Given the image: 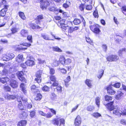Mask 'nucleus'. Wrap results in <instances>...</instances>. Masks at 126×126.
<instances>
[{"label": "nucleus", "mask_w": 126, "mask_h": 126, "mask_svg": "<svg viewBox=\"0 0 126 126\" xmlns=\"http://www.w3.org/2000/svg\"><path fill=\"white\" fill-rule=\"evenodd\" d=\"M105 97V100L106 101L109 102L110 101V103L106 104L104 103V105H105L106 107L110 111L113 110V114H115V115H117L118 116H120L121 113L119 112L118 109L114 108L113 105L114 103L113 101H111L112 99V97L108 95H106Z\"/></svg>", "instance_id": "f257e3e1"}, {"label": "nucleus", "mask_w": 126, "mask_h": 126, "mask_svg": "<svg viewBox=\"0 0 126 126\" xmlns=\"http://www.w3.org/2000/svg\"><path fill=\"white\" fill-rule=\"evenodd\" d=\"M27 60L25 63L28 66H32L35 64L33 60V58L29 56L27 58Z\"/></svg>", "instance_id": "f03ea898"}, {"label": "nucleus", "mask_w": 126, "mask_h": 126, "mask_svg": "<svg viewBox=\"0 0 126 126\" xmlns=\"http://www.w3.org/2000/svg\"><path fill=\"white\" fill-rule=\"evenodd\" d=\"M48 9L50 11L54 12V13L56 14H58L59 12H62V9L57 8L55 6L50 7Z\"/></svg>", "instance_id": "7ed1b4c3"}, {"label": "nucleus", "mask_w": 126, "mask_h": 126, "mask_svg": "<svg viewBox=\"0 0 126 126\" xmlns=\"http://www.w3.org/2000/svg\"><path fill=\"white\" fill-rule=\"evenodd\" d=\"M119 59L117 55H111L108 56L107 58V60L109 62L116 61Z\"/></svg>", "instance_id": "20e7f679"}, {"label": "nucleus", "mask_w": 126, "mask_h": 126, "mask_svg": "<svg viewBox=\"0 0 126 126\" xmlns=\"http://www.w3.org/2000/svg\"><path fill=\"white\" fill-rule=\"evenodd\" d=\"M42 73V72L41 70L37 71L36 73L35 76L36 78L35 79V80L38 83H39L41 81V78Z\"/></svg>", "instance_id": "39448f33"}, {"label": "nucleus", "mask_w": 126, "mask_h": 126, "mask_svg": "<svg viewBox=\"0 0 126 126\" xmlns=\"http://www.w3.org/2000/svg\"><path fill=\"white\" fill-rule=\"evenodd\" d=\"M17 75L19 79L22 82H26V79L23 76L24 75L23 72L22 71L18 72L17 73Z\"/></svg>", "instance_id": "423d86ee"}, {"label": "nucleus", "mask_w": 126, "mask_h": 126, "mask_svg": "<svg viewBox=\"0 0 126 126\" xmlns=\"http://www.w3.org/2000/svg\"><path fill=\"white\" fill-rule=\"evenodd\" d=\"M15 57V55L13 53H10L7 54L3 58L4 61H7L12 59Z\"/></svg>", "instance_id": "0eeeda50"}, {"label": "nucleus", "mask_w": 126, "mask_h": 126, "mask_svg": "<svg viewBox=\"0 0 126 126\" xmlns=\"http://www.w3.org/2000/svg\"><path fill=\"white\" fill-rule=\"evenodd\" d=\"M42 6L46 8L50 4V0H39Z\"/></svg>", "instance_id": "6e6552de"}, {"label": "nucleus", "mask_w": 126, "mask_h": 126, "mask_svg": "<svg viewBox=\"0 0 126 126\" xmlns=\"http://www.w3.org/2000/svg\"><path fill=\"white\" fill-rule=\"evenodd\" d=\"M10 84L11 87L14 89L16 88L18 86V82L14 79H12L10 80Z\"/></svg>", "instance_id": "1a4fd4ad"}, {"label": "nucleus", "mask_w": 126, "mask_h": 126, "mask_svg": "<svg viewBox=\"0 0 126 126\" xmlns=\"http://www.w3.org/2000/svg\"><path fill=\"white\" fill-rule=\"evenodd\" d=\"M8 7V5H5L4 8L0 11V15L1 16L4 17L5 16Z\"/></svg>", "instance_id": "9d476101"}, {"label": "nucleus", "mask_w": 126, "mask_h": 126, "mask_svg": "<svg viewBox=\"0 0 126 126\" xmlns=\"http://www.w3.org/2000/svg\"><path fill=\"white\" fill-rule=\"evenodd\" d=\"M113 88L110 85L108 86L107 88L108 93L110 94H114L115 92L112 89Z\"/></svg>", "instance_id": "9b49d317"}, {"label": "nucleus", "mask_w": 126, "mask_h": 126, "mask_svg": "<svg viewBox=\"0 0 126 126\" xmlns=\"http://www.w3.org/2000/svg\"><path fill=\"white\" fill-rule=\"evenodd\" d=\"M81 123V118L78 115L75 120V126H79Z\"/></svg>", "instance_id": "f8f14e48"}, {"label": "nucleus", "mask_w": 126, "mask_h": 126, "mask_svg": "<svg viewBox=\"0 0 126 126\" xmlns=\"http://www.w3.org/2000/svg\"><path fill=\"white\" fill-rule=\"evenodd\" d=\"M39 112L41 115L45 116L46 118H50L52 116V115H51V114L50 113H47V114L41 111H39Z\"/></svg>", "instance_id": "ddd939ff"}, {"label": "nucleus", "mask_w": 126, "mask_h": 126, "mask_svg": "<svg viewBox=\"0 0 126 126\" xmlns=\"http://www.w3.org/2000/svg\"><path fill=\"white\" fill-rule=\"evenodd\" d=\"M23 59V55L19 54L16 58L15 61L17 62L18 63H20L22 62Z\"/></svg>", "instance_id": "4468645a"}, {"label": "nucleus", "mask_w": 126, "mask_h": 126, "mask_svg": "<svg viewBox=\"0 0 126 126\" xmlns=\"http://www.w3.org/2000/svg\"><path fill=\"white\" fill-rule=\"evenodd\" d=\"M9 80V78L7 77H2L0 79V82L3 84L6 83Z\"/></svg>", "instance_id": "2eb2a0df"}, {"label": "nucleus", "mask_w": 126, "mask_h": 126, "mask_svg": "<svg viewBox=\"0 0 126 126\" xmlns=\"http://www.w3.org/2000/svg\"><path fill=\"white\" fill-rule=\"evenodd\" d=\"M41 37L44 39L47 40H52L53 41L54 40V39H51L49 37L48 35H46L45 33H42L41 34Z\"/></svg>", "instance_id": "dca6fc26"}, {"label": "nucleus", "mask_w": 126, "mask_h": 126, "mask_svg": "<svg viewBox=\"0 0 126 126\" xmlns=\"http://www.w3.org/2000/svg\"><path fill=\"white\" fill-rule=\"evenodd\" d=\"M61 65L63 66L65 64V59L63 57H61L59 61Z\"/></svg>", "instance_id": "f3484780"}, {"label": "nucleus", "mask_w": 126, "mask_h": 126, "mask_svg": "<svg viewBox=\"0 0 126 126\" xmlns=\"http://www.w3.org/2000/svg\"><path fill=\"white\" fill-rule=\"evenodd\" d=\"M123 93L121 92H118L115 96V98L117 100L121 99L123 95Z\"/></svg>", "instance_id": "a211bd4d"}, {"label": "nucleus", "mask_w": 126, "mask_h": 126, "mask_svg": "<svg viewBox=\"0 0 126 126\" xmlns=\"http://www.w3.org/2000/svg\"><path fill=\"white\" fill-rule=\"evenodd\" d=\"M25 84L23 83H21L20 85V87L22 91L24 93L26 94L27 93L26 90L25 88Z\"/></svg>", "instance_id": "6ab92c4d"}, {"label": "nucleus", "mask_w": 126, "mask_h": 126, "mask_svg": "<svg viewBox=\"0 0 126 126\" xmlns=\"http://www.w3.org/2000/svg\"><path fill=\"white\" fill-rule=\"evenodd\" d=\"M70 4V2L69 1H66V2L63 5V7L66 9L69 7Z\"/></svg>", "instance_id": "aec40b11"}, {"label": "nucleus", "mask_w": 126, "mask_h": 126, "mask_svg": "<svg viewBox=\"0 0 126 126\" xmlns=\"http://www.w3.org/2000/svg\"><path fill=\"white\" fill-rule=\"evenodd\" d=\"M27 116V114L24 111L22 112L20 114V117L22 119H25L26 118Z\"/></svg>", "instance_id": "412c9836"}, {"label": "nucleus", "mask_w": 126, "mask_h": 126, "mask_svg": "<svg viewBox=\"0 0 126 126\" xmlns=\"http://www.w3.org/2000/svg\"><path fill=\"white\" fill-rule=\"evenodd\" d=\"M59 120L58 118H54L52 121V123L54 125L58 126L59 125Z\"/></svg>", "instance_id": "4be33fe9"}, {"label": "nucleus", "mask_w": 126, "mask_h": 126, "mask_svg": "<svg viewBox=\"0 0 126 126\" xmlns=\"http://www.w3.org/2000/svg\"><path fill=\"white\" fill-rule=\"evenodd\" d=\"M85 7V6L84 4L81 3L79 4V9L81 11L83 12Z\"/></svg>", "instance_id": "5701e85b"}, {"label": "nucleus", "mask_w": 126, "mask_h": 126, "mask_svg": "<svg viewBox=\"0 0 126 126\" xmlns=\"http://www.w3.org/2000/svg\"><path fill=\"white\" fill-rule=\"evenodd\" d=\"M27 122L26 120H22L19 122L18 124V126H26Z\"/></svg>", "instance_id": "b1692460"}, {"label": "nucleus", "mask_w": 126, "mask_h": 126, "mask_svg": "<svg viewBox=\"0 0 126 126\" xmlns=\"http://www.w3.org/2000/svg\"><path fill=\"white\" fill-rule=\"evenodd\" d=\"M20 45H22L23 46H25L26 47L22 48V49H27V47H29L31 46V45L30 43H23L22 44H20Z\"/></svg>", "instance_id": "393cba45"}, {"label": "nucleus", "mask_w": 126, "mask_h": 126, "mask_svg": "<svg viewBox=\"0 0 126 126\" xmlns=\"http://www.w3.org/2000/svg\"><path fill=\"white\" fill-rule=\"evenodd\" d=\"M18 14L21 19L24 20H25L26 17L23 12L21 11H19L18 13Z\"/></svg>", "instance_id": "a878e982"}, {"label": "nucleus", "mask_w": 126, "mask_h": 126, "mask_svg": "<svg viewBox=\"0 0 126 126\" xmlns=\"http://www.w3.org/2000/svg\"><path fill=\"white\" fill-rule=\"evenodd\" d=\"M30 26L33 29L40 28V27L38 26L35 23H31L30 24Z\"/></svg>", "instance_id": "bb28decb"}, {"label": "nucleus", "mask_w": 126, "mask_h": 126, "mask_svg": "<svg viewBox=\"0 0 126 126\" xmlns=\"http://www.w3.org/2000/svg\"><path fill=\"white\" fill-rule=\"evenodd\" d=\"M3 89L5 91L10 92L11 88L9 86L5 85L3 86Z\"/></svg>", "instance_id": "cd10ccee"}, {"label": "nucleus", "mask_w": 126, "mask_h": 126, "mask_svg": "<svg viewBox=\"0 0 126 126\" xmlns=\"http://www.w3.org/2000/svg\"><path fill=\"white\" fill-rule=\"evenodd\" d=\"M27 30L25 29H23L21 31V33L23 36H26L27 35Z\"/></svg>", "instance_id": "c85d7f7f"}, {"label": "nucleus", "mask_w": 126, "mask_h": 126, "mask_svg": "<svg viewBox=\"0 0 126 126\" xmlns=\"http://www.w3.org/2000/svg\"><path fill=\"white\" fill-rule=\"evenodd\" d=\"M73 22L75 25H79L81 23V21L79 19L75 18L73 20Z\"/></svg>", "instance_id": "c756f323"}, {"label": "nucleus", "mask_w": 126, "mask_h": 126, "mask_svg": "<svg viewBox=\"0 0 126 126\" xmlns=\"http://www.w3.org/2000/svg\"><path fill=\"white\" fill-rule=\"evenodd\" d=\"M42 97V96L41 94L39 93L37 94L36 97L35 98V100L36 101H39L41 100Z\"/></svg>", "instance_id": "7c9ffc66"}, {"label": "nucleus", "mask_w": 126, "mask_h": 126, "mask_svg": "<svg viewBox=\"0 0 126 126\" xmlns=\"http://www.w3.org/2000/svg\"><path fill=\"white\" fill-rule=\"evenodd\" d=\"M19 104H18V107L21 110H23L24 107L22 105V102L21 101L19 102Z\"/></svg>", "instance_id": "2f4dec72"}, {"label": "nucleus", "mask_w": 126, "mask_h": 126, "mask_svg": "<svg viewBox=\"0 0 126 126\" xmlns=\"http://www.w3.org/2000/svg\"><path fill=\"white\" fill-rule=\"evenodd\" d=\"M104 70L101 69L100 71L98 73L97 75V77L98 78L100 79L101 78L104 74Z\"/></svg>", "instance_id": "473e14b6"}, {"label": "nucleus", "mask_w": 126, "mask_h": 126, "mask_svg": "<svg viewBox=\"0 0 126 126\" xmlns=\"http://www.w3.org/2000/svg\"><path fill=\"white\" fill-rule=\"evenodd\" d=\"M98 25L96 24H94L93 25H91L90 26V28L92 31H94V30L95 29L97 26H98Z\"/></svg>", "instance_id": "72a5a7b5"}, {"label": "nucleus", "mask_w": 126, "mask_h": 126, "mask_svg": "<svg viewBox=\"0 0 126 126\" xmlns=\"http://www.w3.org/2000/svg\"><path fill=\"white\" fill-rule=\"evenodd\" d=\"M92 116H94L96 118H98V117L101 116V114L98 112H95L93 113L92 115Z\"/></svg>", "instance_id": "f704fd0d"}, {"label": "nucleus", "mask_w": 126, "mask_h": 126, "mask_svg": "<svg viewBox=\"0 0 126 126\" xmlns=\"http://www.w3.org/2000/svg\"><path fill=\"white\" fill-rule=\"evenodd\" d=\"M91 80L87 79L85 81V83L89 87H91L92 86Z\"/></svg>", "instance_id": "c9c22d12"}, {"label": "nucleus", "mask_w": 126, "mask_h": 126, "mask_svg": "<svg viewBox=\"0 0 126 126\" xmlns=\"http://www.w3.org/2000/svg\"><path fill=\"white\" fill-rule=\"evenodd\" d=\"M60 122V126H64L65 124V120L63 118L60 119L59 120Z\"/></svg>", "instance_id": "e433bc0d"}, {"label": "nucleus", "mask_w": 126, "mask_h": 126, "mask_svg": "<svg viewBox=\"0 0 126 126\" xmlns=\"http://www.w3.org/2000/svg\"><path fill=\"white\" fill-rule=\"evenodd\" d=\"M53 50L54 51L58 52H62V50L57 46L53 47Z\"/></svg>", "instance_id": "4c0bfd02"}, {"label": "nucleus", "mask_w": 126, "mask_h": 126, "mask_svg": "<svg viewBox=\"0 0 126 126\" xmlns=\"http://www.w3.org/2000/svg\"><path fill=\"white\" fill-rule=\"evenodd\" d=\"M111 85L117 88H119L120 87L121 85V83L118 82H115V83L113 84H111Z\"/></svg>", "instance_id": "58836bf2"}, {"label": "nucleus", "mask_w": 126, "mask_h": 126, "mask_svg": "<svg viewBox=\"0 0 126 126\" xmlns=\"http://www.w3.org/2000/svg\"><path fill=\"white\" fill-rule=\"evenodd\" d=\"M126 49L125 48H122L118 52V54L120 56H122L123 54V51H126Z\"/></svg>", "instance_id": "ea45409f"}, {"label": "nucleus", "mask_w": 126, "mask_h": 126, "mask_svg": "<svg viewBox=\"0 0 126 126\" xmlns=\"http://www.w3.org/2000/svg\"><path fill=\"white\" fill-rule=\"evenodd\" d=\"M56 95L54 92L51 93L50 95L51 98L53 100H54L56 98Z\"/></svg>", "instance_id": "a19ab883"}, {"label": "nucleus", "mask_w": 126, "mask_h": 126, "mask_svg": "<svg viewBox=\"0 0 126 126\" xmlns=\"http://www.w3.org/2000/svg\"><path fill=\"white\" fill-rule=\"evenodd\" d=\"M24 105L25 107L28 109H30L32 107V105L31 103L28 104V103H27Z\"/></svg>", "instance_id": "79ce46f5"}, {"label": "nucleus", "mask_w": 126, "mask_h": 126, "mask_svg": "<svg viewBox=\"0 0 126 126\" xmlns=\"http://www.w3.org/2000/svg\"><path fill=\"white\" fill-rule=\"evenodd\" d=\"M93 15L95 18H98V12L97 9H95L93 13Z\"/></svg>", "instance_id": "37998d69"}, {"label": "nucleus", "mask_w": 126, "mask_h": 126, "mask_svg": "<svg viewBox=\"0 0 126 126\" xmlns=\"http://www.w3.org/2000/svg\"><path fill=\"white\" fill-rule=\"evenodd\" d=\"M92 6L91 5H87L85 6V9L88 10H91L92 8Z\"/></svg>", "instance_id": "c03bdc74"}, {"label": "nucleus", "mask_w": 126, "mask_h": 126, "mask_svg": "<svg viewBox=\"0 0 126 126\" xmlns=\"http://www.w3.org/2000/svg\"><path fill=\"white\" fill-rule=\"evenodd\" d=\"M92 31L96 33H99V32H100V31L99 28V26H98L97 27L94 29V31Z\"/></svg>", "instance_id": "a18cd8bd"}, {"label": "nucleus", "mask_w": 126, "mask_h": 126, "mask_svg": "<svg viewBox=\"0 0 126 126\" xmlns=\"http://www.w3.org/2000/svg\"><path fill=\"white\" fill-rule=\"evenodd\" d=\"M7 98L9 100H13L16 98L15 96L13 95H9L7 96Z\"/></svg>", "instance_id": "49530a36"}, {"label": "nucleus", "mask_w": 126, "mask_h": 126, "mask_svg": "<svg viewBox=\"0 0 126 126\" xmlns=\"http://www.w3.org/2000/svg\"><path fill=\"white\" fill-rule=\"evenodd\" d=\"M94 109V107L92 106H88L87 108V110L89 111H92Z\"/></svg>", "instance_id": "de8ad7c7"}, {"label": "nucleus", "mask_w": 126, "mask_h": 126, "mask_svg": "<svg viewBox=\"0 0 126 126\" xmlns=\"http://www.w3.org/2000/svg\"><path fill=\"white\" fill-rule=\"evenodd\" d=\"M11 30L12 31L11 33L12 34L15 33L17 32V29L15 27L13 28Z\"/></svg>", "instance_id": "09e8293b"}, {"label": "nucleus", "mask_w": 126, "mask_h": 126, "mask_svg": "<svg viewBox=\"0 0 126 126\" xmlns=\"http://www.w3.org/2000/svg\"><path fill=\"white\" fill-rule=\"evenodd\" d=\"M121 9L122 10V12L126 15V6L124 5L122 6Z\"/></svg>", "instance_id": "8fccbe9b"}, {"label": "nucleus", "mask_w": 126, "mask_h": 126, "mask_svg": "<svg viewBox=\"0 0 126 126\" xmlns=\"http://www.w3.org/2000/svg\"><path fill=\"white\" fill-rule=\"evenodd\" d=\"M49 88L46 86H45L43 87L42 89L45 92L48 91H49Z\"/></svg>", "instance_id": "3c124183"}, {"label": "nucleus", "mask_w": 126, "mask_h": 126, "mask_svg": "<svg viewBox=\"0 0 126 126\" xmlns=\"http://www.w3.org/2000/svg\"><path fill=\"white\" fill-rule=\"evenodd\" d=\"M100 98L99 97H97L95 99V103L96 105H97L98 107H99L100 104Z\"/></svg>", "instance_id": "603ef678"}, {"label": "nucleus", "mask_w": 126, "mask_h": 126, "mask_svg": "<svg viewBox=\"0 0 126 126\" xmlns=\"http://www.w3.org/2000/svg\"><path fill=\"white\" fill-rule=\"evenodd\" d=\"M65 19H63L62 20H61L59 23V24L60 25H58L59 26H61L63 25H65Z\"/></svg>", "instance_id": "864d4df0"}, {"label": "nucleus", "mask_w": 126, "mask_h": 126, "mask_svg": "<svg viewBox=\"0 0 126 126\" xmlns=\"http://www.w3.org/2000/svg\"><path fill=\"white\" fill-rule=\"evenodd\" d=\"M27 40L30 43L32 42V37L31 35H28L27 36Z\"/></svg>", "instance_id": "5fc2aeb1"}, {"label": "nucleus", "mask_w": 126, "mask_h": 126, "mask_svg": "<svg viewBox=\"0 0 126 126\" xmlns=\"http://www.w3.org/2000/svg\"><path fill=\"white\" fill-rule=\"evenodd\" d=\"M30 112V116L32 118L35 115V111H32Z\"/></svg>", "instance_id": "6e6d98bb"}, {"label": "nucleus", "mask_w": 126, "mask_h": 126, "mask_svg": "<svg viewBox=\"0 0 126 126\" xmlns=\"http://www.w3.org/2000/svg\"><path fill=\"white\" fill-rule=\"evenodd\" d=\"M59 70H61V72L62 73L64 74H65L66 73L67 71L64 68H59Z\"/></svg>", "instance_id": "4d7b16f0"}, {"label": "nucleus", "mask_w": 126, "mask_h": 126, "mask_svg": "<svg viewBox=\"0 0 126 126\" xmlns=\"http://www.w3.org/2000/svg\"><path fill=\"white\" fill-rule=\"evenodd\" d=\"M53 64L55 66L60 65V62L59 61L57 60H55L53 62Z\"/></svg>", "instance_id": "13d9d810"}, {"label": "nucleus", "mask_w": 126, "mask_h": 126, "mask_svg": "<svg viewBox=\"0 0 126 126\" xmlns=\"http://www.w3.org/2000/svg\"><path fill=\"white\" fill-rule=\"evenodd\" d=\"M39 62V63L40 64H42L46 63L45 60H41V59H38Z\"/></svg>", "instance_id": "bf43d9fd"}, {"label": "nucleus", "mask_w": 126, "mask_h": 126, "mask_svg": "<svg viewBox=\"0 0 126 126\" xmlns=\"http://www.w3.org/2000/svg\"><path fill=\"white\" fill-rule=\"evenodd\" d=\"M102 47L105 52H106L107 47L106 45L103 44L102 45Z\"/></svg>", "instance_id": "052dcab7"}, {"label": "nucleus", "mask_w": 126, "mask_h": 126, "mask_svg": "<svg viewBox=\"0 0 126 126\" xmlns=\"http://www.w3.org/2000/svg\"><path fill=\"white\" fill-rule=\"evenodd\" d=\"M62 10V12H60L61 13H62V14L63 15L64 17H68V14L67 13L65 12H64V11Z\"/></svg>", "instance_id": "680f3d73"}, {"label": "nucleus", "mask_w": 126, "mask_h": 126, "mask_svg": "<svg viewBox=\"0 0 126 126\" xmlns=\"http://www.w3.org/2000/svg\"><path fill=\"white\" fill-rule=\"evenodd\" d=\"M21 99L25 104H26L27 103H28L27 99L26 98L24 97H23L21 98Z\"/></svg>", "instance_id": "e2e57ef3"}, {"label": "nucleus", "mask_w": 126, "mask_h": 126, "mask_svg": "<svg viewBox=\"0 0 126 126\" xmlns=\"http://www.w3.org/2000/svg\"><path fill=\"white\" fill-rule=\"evenodd\" d=\"M50 80L52 81H56V78L54 76H50Z\"/></svg>", "instance_id": "0e129e2a"}, {"label": "nucleus", "mask_w": 126, "mask_h": 126, "mask_svg": "<svg viewBox=\"0 0 126 126\" xmlns=\"http://www.w3.org/2000/svg\"><path fill=\"white\" fill-rule=\"evenodd\" d=\"M36 18V19H38V20L40 21L43 18V17L42 15H39L37 16Z\"/></svg>", "instance_id": "69168bd1"}, {"label": "nucleus", "mask_w": 126, "mask_h": 126, "mask_svg": "<svg viewBox=\"0 0 126 126\" xmlns=\"http://www.w3.org/2000/svg\"><path fill=\"white\" fill-rule=\"evenodd\" d=\"M71 62V59H68L66 60H65V64H69Z\"/></svg>", "instance_id": "338daca9"}, {"label": "nucleus", "mask_w": 126, "mask_h": 126, "mask_svg": "<svg viewBox=\"0 0 126 126\" xmlns=\"http://www.w3.org/2000/svg\"><path fill=\"white\" fill-rule=\"evenodd\" d=\"M50 73L51 74H53L55 72V70L54 69L52 68H50Z\"/></svg>", "instance_id": "774afa93"}]
</instances>
